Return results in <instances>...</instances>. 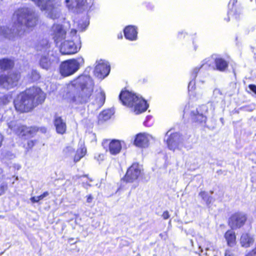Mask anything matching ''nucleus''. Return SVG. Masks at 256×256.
Here are the masks:
<instances>
[{"mask_svg":"<svg viewBox=\"0 0 256 256\" xmlns=\"http://www.w3.org/2000/svg\"><path fill=\"white\" fill-rule=\"evenodd\" d=\"M38 18V14L32 8L24 7L18 9L14 14L15 21L12 26L10 28L0 26V38L10 40L21 38L27 28H33L36 25Z\"/></svg>","mask_w":256,"mask_h":256,"instance_id":"f257e3e1","label":"nucleus"},{"mask_svg":"<svg viewBox=\"0 0 256 256\" xmlns=\"http://www.w3.org/2000/svg\"><path fill=\"white\" fill-rule=\"evenodd\" d=\"M45 98V94L40 88H30L18 96L14 101V106L18 111L28 112L43 102Z\"/></svg>","mask_w":256,"mask_h":256,"instance_id":"f03ea898","label":"nucleus"},{"mask_svg":"<svg viewBox=\"0 0 256 256\" xmlns=\"http://www.w3.org/2000/svg\"><path fill=\"white\" fill-rule=\"evenodd\" d=\"M78 81L80 90H77L72 98L74 102L77 104H84L90 100L93 91L94 82L88 76H82L78 78Z\"/></svg>","mask_w":256,"mask_h":256,"instance_id":"7ed1b4c3","label":"nucleus"},{"mask_svg":"<svg viewBox=\"0 0 256 256\" xmlns=\"http://www.w3.org/2000/svg\"><path fill=\"white\" fill-rule=\"evenodd\" d=\"M120 99L123 104L134 107V112L139 114L145 112L148 107L146 102L142 98L128 91L122 92L120 94Z\"/></svg>","mask_w":256,"mask_h":256,"instance_id":"20e7f679","label":"nucleus"},{"mask_svg":"<svg viewBox=\"0 0 256 256\" xmlns=\"http://www.w3.org/2000/svg\"><path fill=\"white\" fill-rule=\"evenodd\" d=\"M42 10H45L48 17L52 19L58 18L60 16L57 0H31Z\"/></svg>","mask_w":256,"mask_h":256,"instance_id":"39448f33","label":"nucleus"},{"mask_svg":"<svg viewBox=\"0 0 256 256\" xmlns=\"http://www.w3.org/2000/svg\"><path fill=\"white\" fill-rule=\"evenodd\" d=\"M84 62V60L82 58L66 60L61 64L60 72L64 76L72 74L78 70L80 65Z\"/></svg>","mask_w":256,"mask_h":256,"instance_id":"423d86ee","label":"nucleus"},{"mask_svg":"<svg viewBox=\"0 0 256 256\" xmlns=\"http://www.w3.org/2000/svg\"><path fill=\"white\" fill-rule=\"evenodd\" d=\"M169 132L168 131L166 134V136H168L166 140L168 148L173 151L176 150H181L184 146V138L182 136L177 132L170 134L169 135Z\"/></svg>","mask_w":256,"mask_h":256,"instance_id":"0eeeda50","label":"nucleus"},{"mask_svg":"<svg viewBox=\"0 0 256 256\" xmlns=\"http://www.w3.org/2000/svg\"><path fill=\"white\" fill-rule=\"evenodd\" d=\"M66 6L74 12H80L88 7V0H65Z\"/></svg>","mask_w":256,"mask_h":256,"instance_id":"6e6552de","label":"nucleus"},{"mask_svg":"<svg viewBox=\"0 0 256 256\" xmlns=\"http://www.w3.org/2000/svg\"><path fill=\"white\" fill-rule=\"evenodd\" d=\"M8 126L16 134L22 136H30L36 131L34 128H28L24 126L18 124L16 122H10L8 123Z\"/></svg>","mask_w":256,"mask_h":256,"instance_id":"1a4fd4ad","label":"nucleus"},{"mask_svg":"<svg viewBox=\"0 0 256 256\" xmlns=\"http://www.w3.org/2000/svg\"><path fill=\"white\" fill-rule=\"evenodd\" d=\"M19 78V74L16 73H11L8 76L2 74L0 76V86L10 88L17 85Z\"/></svg>","mask_w":256,"mask_h":256,"instance_id":"9d476101","label":"nucleus"},{"mask_svg":"<svg viewBox=\"0 0 256 256\" xmlns=\"http://www.w3.org/2000/svg\"><path fill=\"white\" fill-rule=\"evenodd\" d=\"M208 112V108L206 106L202 105L199 106L195 110L192 111L190 113V116L194 122L198 123H206Z\"/></svg>","mask_w":256,"mask_h":256,"instance_id":"9b49d317","label":"nucleus"},{"mask_svg":"<svg viewBox=\"0 0 256 256\" xmlns=\"http://www.w3.org/2000/svg\"><path fill=\"white\" fill-rule=\"evenodd\" d=\"M102 145L106 151H108L112 155L119 154L122 148L120 141L116 140H112L111 141L108 140H104Z\"/></svg>","mask_w":256,"mask_h":256,"instance_id":"f8f14e48","label":"nucleus"},{"mask_svg":"<svg viewBox=\"0 0 256 256\" xmlns=\"http://www.w3.org/2000/svg\"><path fill=\"white\" fill-rule=\"evenodd\" d=\"M140 173V166L138 164H133L128 170L122 180L126 182H132L138 178Z\"/></svg>","mask_w":256,"mask_h":256,"instance_id":"ddd939ff","label":"nucleus"},{"mask_svg":"<svg viewBox=\"0 0 256 256\" xmlns=\"http://www.w3.org/2000/svg\"><path fill=\"white\" fill-rule=\"evenodd\" d=\"M247 219L246 215L242 212H236L229 218L228 224L232 229H236L242 227Z\"/></svg>","mask_w":256,"mask_h":256,"instance_id":"4468645a","label":"nucleus"},{"mask_svg":"<svg viewBox=\"0 0 256 256\" xmlns=\"http://www.w3.org/2000/svg\"><path fill=\"white\" fill-rule=\"evenodd\" d=\"M66 31L62 25L54 24L50 30V34L56 43H58L66 38Z\"/></svg>","mask_w":256,"mask_h":256,"instance_id":"2eb2a0df","label":"nucleus"},{"mask_svg":"<svg viewBox=\"0 0 256 256\" xmlns=\"http://www.w3.org/2000/svg\"><path fill=\"white\" fill-rule=\"evenodd\" d=\"M110 71V66L108 62L100 60L96 66L94 72L96 77L100 78H103L108 74Z\"/></svg>","mask_w":256,"mask_h":256,"instance_id":"dca6fc26","label":"nucleus"},{"mask_svg":"<svg viewBox=\"0 0 256 256\" xmlns=\"http://www.w3.org/2000/svg\"><path fill=\"white\" fill-rule=\"evenodd\" d=\"M80 48L76 46L73 41H65L62 43L60 49L63 54H71L76 53Z\"/></svg>","mask_w":256,"mask_h":256,"instance_id":"f3484780","label":"nucleus"},{"mask_svg":"<svg viewBox=\"0 0 256 256\" xmlns=\"http://www.w3.org/2000/svg\"><path fill=\"white\" fill-rule=\"evenodd\" d=\"M254 242V236L248 234H243L240 239V244L242 247L248 248L252 245Z\"/></svg>","mask_w":256,"mask_h":256,"instance_id":"a211bd4d","label":"nucleus"},{"mask_svg":"<svg viewBox=\"0 0 256 256\" xmlns=\"http://www.w3.org/2000/svg\"><path fill=\"white\" fill-rule=\"evenodd\" d=\"M138 32L134 26H129L124 30V34L126 38L129 40H136Z\"/></svg>","mask_w":256,"mask_h":256,"instance_id":"6ab92c4d","label":"nucleus"},{"mask_svg":"<svg viewBox=\"0 0 256 256\" xmlns=\"http://www.w3.org/2000/svg\"><path fill=\"white\" fill-rule=\"evenodd\" d=\"M134 144L138 147H147L148 144V139L147 136L142 134H138L134 140Z\"/></svg>","mask_w":256,"mask_h":256,"instance_id":"aec40b11","label":"nucleus"},{"mask_svg":"<svg viewBox=\"0 0 256 256\" xmlns=\"http://www.w3.org/2000/svg\"><path fill=\"white\" fill-rule=\"evenodd\" d=\"M54 124L58 133L64 134L66 132V124L60 117H56Z\"/></svg>","mask_w":256,"mask_h":256,"instance_id":"412c9836","label":"nucleus"},{"mask_svg":"<svg viewBox=\"0 0 256 256\" xmlns=\"http://www.w3.org/2000/svg\"><path fill=\"white\" fill-rule=\"evenodd\" d=\"M214 66L215 68H214V69L220 72H224L228 68V63L224 59L218 57L214 58Z\"/></svg>","mask_w":256,"mask_h":256,"instance_id":"4be33fe9","label":"nucleus"},{"mask_svg":"<svg viewBox=\"0 0 256 256\" xmlns=\"http://www.w3.org/2000/svg\"><path fill=\"white\" fill-rule=\"evenodd\" d=\"M48 56H42L40 60V65L44 69L48 70L50 68L52 60L49 58V54Z\"/></svg>","mask_w":256,"mask_h":256,"instance_id":"5701e85b","label":"nucleus"},{"mask_svg":"<svg viewBox=\"0 0 256 256\" xmlns=\"http://www.w3.org/2000/svg\"><path fill=\"white\" fill-rule=\"evenodd\" d=\"M224 238L228 246H233L235 245L236 236L234 232L230 230H228L224 234Z\"/></svg>","mask_w":256,"mask_h":256,"instance_id":"b1692460","label":"nucleus"},{"mask_svg":"<svg viewBox=\"0 0 256 256\" xmlns=\"http://www.w3.org/2000/svg\"><path fill=\"white\" fill-rule=\"evenodd\" d=\"M50 44L48 41L46 40H42L38 46V50L40 51L44 52V54H48L50 51Z\"/></svg>","mask_w":256,"mask_h":256,"instance_id":"393cba45","label":"nucleus"},{"mask_svg":"<svg viewBox=\"0 0 256 256\" xmlns=\"http://www.w3.org/2000/svg\"><path fill=\"white\" fill-rule=\"evenodd\" d=\"M14 66V62L8 58L0 60V70H2L11 68Z\"/></svg>","mask_w":256,"mask_h":256,"instance_id":"a878e982","label":"nucleus"},{"mask_svg":"<svg viewBox=\"0 0 256 256\" xmlns=\"http://www.w3.org/2000/svg\"><path fill=\"white\" fill-rule=\"evenodd\" d=\"M224 97L222 94L219 89L216 88L213 92L212 97V102H218L223 100Z\"/></svg>","mask_w":256,"mask_h":256,"instance_id":"bb28decb","label":"nucleus"},{"mask_svg":"<svg viewBox=\"0 0 256 256\" xmlns=\"http://www.w3.org/2000/svg\"><path fill=\"white\" fill-rule=\"evenodd\" d=\"M113 114V111L111 110H104L100 114L99 120L104 121L107 120L110 118Z\"/></svg>","mask_w":256,"mask_h":256,"instance_id":"cd10ccee","label":"nucleus"},{"mask_svg":"<svg viewBox=\"0 0 256 256\" xmlns=\"http://www.w3.org/2000/svg\"><path fill=\"white\" fill-rule=\"evenodd\" d=\"M86 150L85 148L78 149L74 156V160L75 162H78L86 154Z\"/></svg>","mask_w":256,"mask_h":256,"instance_id":"c85d7f7f","label":"nucleus"},{"mask_svg":"<svg viewBox=\"0 0 256 256\" xmlns=\"http://www.w3.org/2000/svg\"><path fill=\"white\" fill-rule=\"evenodd\" d=\"M74 153V149L70 146H68L64 148L62 154L64 158H68L73 155Z\"/></svg>","mask_w":256,"mask_h":256,"instance_id":"c756f323","label":"nucleus"},{"mask_svg":"<svg viewBox=\"0 0 256 256\" xmlns=\"http://www.w3.org/2000/svg\"><path fill=\"white\" fill-rule=\"evenodd\" d=\"M199 196L206 201V204H209L211 202L212 198L208 196L207 192H201L199 194Z\"/></svg>","mask_w":256,"mask_h":256,"instance_id":"7c9ffc66","label":"nucleus"},{"mask_svg":"<svg viewBox=\"0 0 256 256\" xmlns=\"http://www.w3.org/2000/svg\"><path fill=\"white\" fill-rule=\"evenodd\" d=\"M98 98H96V101L99 104H103L105 100V94L104 92H100L98 94Z\"/></svg>","mask_w":256,"mask_h":256,"instance_id":"2f4dec72","label":"nucleus"},{"mask_svg":"<svg viewBox=\"0 0 256 256\" xmlns=\"http://www.w3.org/2000/svg\"><path fill=\"white\" fill-rule=\"evenodd\" d=\"M30 77L32 80L35 81L38 80L40 76L39 73L36 70H32L31 72Z\"/></svg>","mask_w":256,"mask_h":256,"instance_id":"473e14b6","label":"nucleus"},{"mask_svg":"<svg viewBox=\"0 0 256 256\" xmlns=\"http://www.w3.org/2000/svg\"><path fill=\"white\" fill-rule=\"evenodd\" d=\"M8 186L6 183H2L0 185V196L4 194L5 191L7 190Z\"/></svg>","mask_w":256,"mask_h":256,"instance_id":"72a5a7b5","label":"nucleus"},{"mask_svg":"<svg viewBox=\"0 0 256 256\" xmlns=\"http://www.w3.org/2000/svg\"><path fill=\"white\" fill-rule=\"evenodd\" d=\"M200 68H199V67H196L194 69V70L192 73V78L193 79L196 78L197 74L198 73V71L200 70Z\"/></svg>","mask_w":256,"mask_h":256,"instance_id":"f704fd0d","label":"nucleus"},{"mask_svg":"<svg viewBox=\"0 0 256 256\" xmlns=\"http://www.w3.org/2000/svg\"><path fill=\"white\" fill-rule=\"evenodd\" d=\"M48 194H49V193L48 192H45L42 194H41L39 196H38L37 198L40 201V200H43L44 198L46 197L47 196H48Z\"/></svg>","mask_w":256,"mask_h":256,"instance_id":"c9c22d12","label":"nucleus"},{"mask_svg":"<svg viewBox=\"0 0 256 256\" xmlns=\"http://www.w3.org/2000/svg\"><path fill=\"white\" fill-rule=\"evenodd\" d=\"M245 256H256V247L254 249L250 251Z\"/></svg>","mask_w":256,"mask_h":256,"instance_id":"e433bc0d","label":"nucleus"},{"mask_svg":"<svg viewBox=\"0 0 256 256\" xmlns=\"http://www.w3.org/2000/svg\"><path fill=\"white\" fill-rule=\"evenodd\" d=\"M162 217L164 220L168 219L170 218L168 212V210L164 211L162 214Z\"/></svg>","mask_w":256,"mask_h":256,"instance_id":"4c0bfd02","label":"nucleus"},{"mask_svg":"<svg viewBox=\"0 0 256 256\" xmlns=\"http://www.w3.org/2000/svg\"><path fill=\"white\" fill-rule=\"evenodd\" d=\"M249 88L252 91L256 94V86L254 84H250L249 86Z\"/></svg>","mask_w":256,"mask_h":256,"instance_id":"58836bf2","label":"nucleus"},{"mask_svg":"<svg viewBox=\"0 0 256 256\" xmlns=\"http://www.w3.org/2000/svg\"><path fill=\"white\" fill-rule=\"evenodd\" d=\"M30 200L32 203L39 202V200L37 196H32L30 198Z\"/></svg>","mask_w":256,"mask_h":256,"instance_id":"ea45409f","label":"nucleus"},{"mask_svg":"<svg viewBox=\"0 0 256 256\" xmlns=\"http://www.w3.org/2000/svg\"><path fill=\"white\" fill-rule=\"evenodd\" d=\"M34 144V142L33 140H30L28 142V148H32Z\"/></svg>","mask_w":256,"mask_h":256,"instance_id":"a19ab883","label":"nucleus"},{"mask_svg":"<svg viewBox=\"0 0 256 256\" xmlns=\"http://www.w3.org/2000/svg\"><path fill=\"white\" fill-rule=\"evenodd\" d=\"M92 199H93V198H92V196L91 194H90L87 196L86 202L88 203H90L92 202Z\"/></svg>","mask_w":256,"mask_h":256,"instance_id":"79ce46f5","label":"nucleus"},{"mask_svg":"<svg viewBox=\"0 0 256 256\" xmlns=\"http://www.w3.org/2000/svg\"><path fill=\"white\" fill-rule=\"evenodd\" d=\"M3 140V136L1 134H0V148L2 146V142Z\"/></svg>","mask_w":256,"mask_h":256,"instance_id":"37998d69","label":"nucleus"},{"mask_svg":"<svg viewBox=\"0 0 256 256\" xmlns=\"http://www.w3.org/2000/svg\"><path fill=\"white\" fill-rule=\"evenodd\" d=\"M2 98H3L4 99V102H3V104H6L7 103L6 98V96H2Z\"/></svg>","mask_w":256,"mask_h":256,"instance_id":"c03bdc74","label":"nucleus"},{"mask_svg":"<svg viewBox=\"0 0 256 256\" xmlns=\"http://www.w3.org/2000/svg\"><path fill=\"white\" fill-rule=\"evenodd\" d=\"M225 256H232L230 252H226Z\"/></svg>","mask_w":256,"mask_h":256,"instance_id":"a18cd8bd","label":"nucleus"},{"mask_svg":"<svg viewBox=\"0 0 256 256\" xmlns=\"http://www.w3.org/2000/svg\"><path fill=\"white\" fill-rule=\"evenodd\" d=\"M192 84H194V82H192V81H190V82H189V84H188V88H190V85Z\"/></svg>","mask_w":256,"mask_h":256,"instance_id":"49530a36","label":"nucleus"},{"mask_svg":"<svg viewBox=\"0 0 256 256\" xmlns=\"http://www.w3.org/2000/svg\"><path fill=\"white\" fill-rule=\"evenodd\" d=\"M122 34H120V36H118V38H122Z\"/></svg>","mask_w":256,"mask_h":256,"instance_id":"de8ad7c7","label":"nucleus"},{"mask_svg":"<svg viewBox=\"0 0 256 256\" xmlns=\"http://www.w3.org/2000/svg\"><path fill=\"white\" fill-rule=\"evenodd\" d=\"M234 2H235V0H230V2H232L233 4H234Z\"/></svg>","mask_w":256,"mask_h":256,"instance_id":"09e8293b","label":"nucleus"},{"mask_svg":"<svg viewBox=\"0 0 256 256\" xmlns=\"http://www.w3.org/2000/svg\"><path fill=\"white\" fill-rule=\"evenodd\" d=\"M2 173V170L0 168V174Z\"/></svg>","mask_w":256,"mask_h":256,"instance_id":"8fccbe9b","label":"nucleus"},{"mask_svg":"<svg viewBox=\"0 0 256 256\" xmlns=\"http://www.w3.org/2000/svg\"><path fill=\"white\" fill-rule=\"evenodd\" d=\"M4 218V216H0V218Z\"/></svg>","mask_w":256,"mask_h":256,"instance_id":"3c124183","label":"nucleus"},{"mask_svg":"<svg viewBox=\"0 0 256 256\" xmlns=\"http://www.w3.org/2000/svg\"><path fill=\"white\" fill-rule=\"evenodd\" d=\"M210 192L211 194H213V192L212 191H210Z\"/></svg>","mask_w":256,"mask_h":256,"instance_id":"603ef678","label":"nucleus"}]
</instances>
